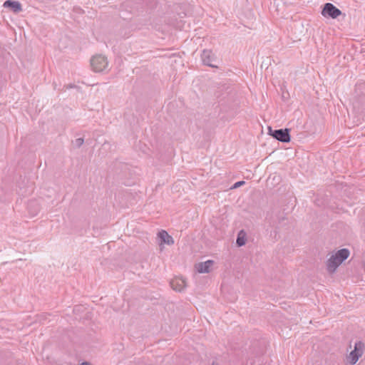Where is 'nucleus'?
<instances>
[{"mask_svg": "<svg viewBox=\"0 0 365 365\" xmlns=\"http://www.w3.org/2000/svg\"><path fill=\"white\" fill-rule=\"evenodd\" d=\"M349 255V251L347 249L338 250L334 255H332L327 262V270L332 273L336 268L346 259Z\"/></svg>", "mask_w": 365, "mask_h": 365, "instance_id": "1", "label": "nucleus"}, {"mask_svg": "<svg viewBox=\"0 0 365 365\" xmlns=\"http://www.w3.org/2000/svg\"><path fill=\"white\" fill-rule=\"evenodd\" d=\"M90 63L92 70L96 73L106 71V69L108 67V61L107 58L101 54H97L92 56L90 60Z\"/></svg>", "mask_w": 365, "mask_h": 365, "instance_id": "2", "label": "nucleus"}, {"mask_svg": "<svg viewBox=\"0 0 365 365\" xmlns=\"http://www.w3.org/2000/svg\"><path fill=\"white\" fill-rule=\"evenodd\" d=\"M268 130L270 135L280 142L289 143L290 141L289 130L287 128L273 130L271 127H269Z\"/></svg>", "mask_w": 365, "mask_h": 365, "instance_id": "3", "label": "nucleus"}, {"mask_svg": "<svg viewBox=\"0 0 365 365\" xmlns=\"http://www.w3.org/2000/svg\"><path fill=\"white\" fill-rule=\"evenodd\" d=\"M322 16L336 19L341 14V11L331 3H327L322 11Z\"/></svg>", "mask_w": 365, "mask_h": 365, "instance_id": "4", "label": "nucleus"}, {"mask_svg": "<svg viewBox=\"0 0 365 365\" xmlns=\"http://www.w3.org/2000/svg\"><path fill=\"white\" fill-rule=\"evenodd\" d=\"M362 344L359 341L355 344L354 349L351 351L348 356V360L351 364H354L358 361L359 358L361 356Z\"/></svg>", "mask_w": 365, "mask_h": 365, "instance_id": "5", "label": "nucleus"}, {"mask_svg": "<svg viewBox=\"0 0 365 365\" xmlns=\"http://www.w3.org/2000/svg\"><path fill=\"white\" fill-rule=\"evenodd\" d=\"M158 236L160 239L159 245L161 250H163V244H166L168 245H172L174 244L173 238L165 230L159 232Z\"/></svg>", "mask_w": 365, "mask_h": 365, "instance_id": "6", "label": "nucleus"}, {"mask_svg": "<svg viewBox=\"0 0 365 365\" xmlns=\"http://www.w3.org/2000/svg\"><path fill=\"white\" fill-rule=\"evenodd\" d=\"M170 284L173 289L178 292L182 291L186 286L185 279L182 277H175L170 281Z\"/></svg>", "mask_w": 365, "mask_h": 365, "instance_id": "7", "label": "nucleus"}, {"mask_svg": "<svg viewBox=\"0 0 365 365\" xmlns=\"http://www.w3.org/2000/svg\"><path fill=\"white\" fill-rule=\"evenodd\" d=\"M202 63L210 67H216L212 63L215 60V56L210 50H204L201 54Z\"/></svg>", "mask_w": 365, "mask_h": 365, "instance_id": "8", "label": "nucleus"}, {"mask_svg": "<svg viewBox=\"0 0 365 365\" xmlns=\"http://www.w3.org/2000/svg\"><path fill=\"white\" fill-rule=\"evenodd\" d=\"M3 6L9 9L14 13H19L22 11L21 4L17 1L7 0L4 3Z\"/></svg>", "mask_w": 365, "mask_h": 365, "instance_id": "9", "label": "nucleus"}, {"mask_svg": "<svg viewBox=\"0 0 365 365\" xmlns=\"http://www.w3.org/2000/svg\"><path fill=\"white\" fill-rule=\"evenodd\" d=\"M213 264L212 260H207L204 262H200L195 264V269L199 273H209L210 267Z\"/></svg>", "mask_w": 365, "mask_h": 365, "instance_id": "10", "label": "nucleus"}, {"mask_svg": "<svg viewBox=\"0 0 365 365\" xmlns=\"http://www.w3.org/2000/svg\"><path fill=\"white\" fill-rule=\"evenodd\" d=\"M84 143V140L82 138H76L73 142V145L76 148H80Z\"/></svg>", "mask_w": 365, "mask_h": 365, "instance_id": "11", "label": "nucleus"}, {"mask_svg": "<svg viewBox=\"0 0 365 365\" xmlns=\"http://www.w3.org/2000/svg\"><path fill=\"white\" fill-rule=\"evenodd\" d=\"M236 242L239 247L243 246L245 244V239L244 237L240 236V233L237 236Z\"/></svg>", "mask_w": 365, "mask_h": 365, "instance_id": "12", "label": "nucleus"}, {"mask_svg": "<svg viewBox=\"0 0 365 365\" xmlns=\"http://www.w3.org/2000/svg\"><path fill=\"white\" fill-rule=\"evenodd\" d=\"M245 183V181H238L237 182H235L232 187V189H236L242 185H243Z\"/></svg>", "mask_w": 365, "mask_h": 365, "instance_id": "13", "label": "nucleus"}, {"mask_svg": "<svg viewBox=\"0 0 365 365\" xmlns=\"http://www.w3.org/2000/svg\"><path fill=\"white\" fill-rule=\"evenodd\" d=\"M81 365H91L90 363L88 362H83Z\"/></svg>", "mask_w": 365, "mask_h": 365, "instance_id": "14", "label": "nucleus"}]
</instances>
